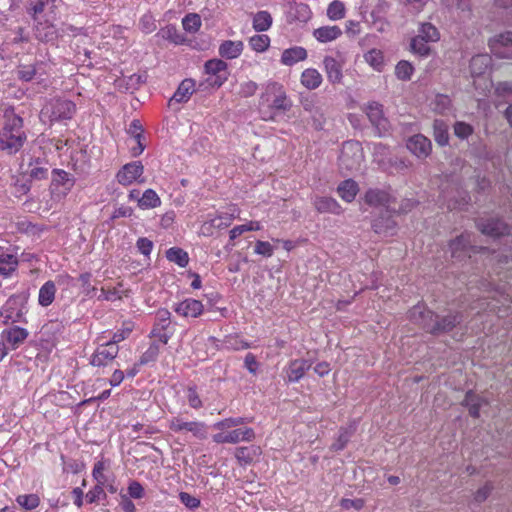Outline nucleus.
<instances>
[{
  "instance_id": "nucleus-57",
  "label": "nucleus",
  "mask_w": 512,
  "mask_h": 512,
  "mask_svg": "<svg viewBox=\"0 0 512 512\" xmlns=\"http://www.w3.org/2000/svg\"><path fill=\"white\" fill-rule=\"evenodd\" d=\"M133 328L134 324L132 322H124L122 328L113 334V337L110 341L117 345L119 342L128 338V336L133 331Z\"/></svg>"
},
{
  "instance_id": "nucleus-29",
  "label": "nucleus",
  "mask_w": 512,
  "mask_h": 512,
  "mask_svg": "<svg viewBox=\"0 0 512 512\" xmlns=\"http://www.w3.org/2000/svg\"><path fill=\"white\" fill-rule=\"evenodd\" d=\"M243 48L242 41L226 40L219 46V55L225 59H235L241 55Z\"/></svg>"
},
{
  "instance_id": "nucleus-40",
  "label": "nucleus",
  "mask_w": 512,
  "mask_h": 512,
  "mask_svg": "<svg viewBox=\"0 0 512 512\" xmlns=\"http://www.w3.org/2000/svg\"><path fill=\"white\" fill-rule=\"evenodd\" d=\"M433 137L435 142L440 146H446L449 143L448 125L441 119L433 122Z\"/></svg>"
},
{
  "instance_id": "nucleus-30",
  "label": "nucleus",
  "mask_w": 512,
  "mask_h": 512,
  "mask_svg": "<svg viewBox=\"0 0 512 512\" xmlns=\"http://www.w3.org/2000/svg\"><path fill=\"white\" fill-rule=\"evenodd\" d=\"M323 77L317 69L307 68L300 77L301 84L308 90H315L322 84Z\"/></svg>"
},
{
  "instance_id": "nucleus-24",
  "label": "nucleus",
  "mask_w": 512,
  "mask_h": 512,
  "mask_svg": "<svg viewBox=\"0 0 512 512\" xmlns=\"http://www.w3.org/2000/svg\"><path fill=\"white\" fill-rule=\"evenodd\" d=\"M174 311L183 317H193L196 318L203 312V304L201 301L196 299H186L180 303H178Z\"/></svg>"
},
{
  "instance_id": "nucleus-64",
  "label": "nucleus",
  "mask_w": 512,
  "mask_h": 512,
  "mask_svg": "<svg viewBox=\"0 0 512 512\" xmlns=\"http://www.w3.org/2000/svg\"><path fill=\"white\" fill-rule=\"evenodd\" d=\"M496 94L504 97L507 101H512V84L509 82H501L496 86Z\"/></svg>"
},
{
  "instance_id": "nucleus-31",
  "label": "nucleus",
  "mask_w": 512,
  "mask_h": 512,
  "mask_svg": "<svg viewBox=\"0 0 512 512\" xmlns=\"http://www.w3.org/2000/svg\"><path fill=\"white\" fill-rule=\"evenodd\" d=\"M195 90V83L192 79L183 80L170 99L171 102H187Z\"/></svg>"
},
{
  "instance_id": "nucleus-3",
  "label": "nucleus",
  "mask_w": 512,
  "mask_h": 512,
  "mask_svg": "<svg viewBox=\"0 0 512 512\" xmlns=\"http://www.w3.org/2000/svg\"><path fill=\"white\" fill-rule=\"evenodd\" d=\"M260 105L285 113L291 109L292 102L288 98L283 85L271 82L266 86L265 92L261 95Z\"/></svg>"
},
{
  "instance_id": "nucleus-1",
  "label": "nucleus",
  "mask_w": 512,
  "mask_h": 512,
  "mask_svg": "<svg viewBox=\"0 0 512 512\" xmlns=\"http://www.w3.org/2000/svg\"><path fill=\"white\" fill-rule=\"evenodd\" d=\"M251 418L229 417L216 422L213 427L219 430L212 436L213 442L217 444H237L239 442H251L255 439V431L250 427H239L250 423Z\"/></svg>"
},
{
  "instance_id": "nucleus-50",
  "label": "nucleus",
  "mask_w": 512,
  "mask_h": 512,
  "mask_svg": "<svg viewBox=\"0 0 512 512\" xmlns=\"http://www.w3.org/2000/svg\"><path fill=\"white\" fill-rule=\"evenodd\" d=\"M364 58L366 62L374 69L380 71L384 64L383 53L380 50L372 49L365 53Z\"/></svg>"
},
{
  "instance_id": "nucleus-48",
  "label": "nucleus",
  "mask_w": 512,
  "mask_h": 512,
  "mask_svg": "<svg viewBox=\"0 0 512 512\" xmlns=\"http://www.w3.org/2000/svg\"><path fill=\"white\" fill-rule=\"evenodd\" d=\"M160 353V345L157 342H152L147 350L141 355L138 365H147L157 360Z\"/></svg>"
},
{
  "instance_id": "nucleus-25",
  "label": "nucleus",
  "mask_w": 512,
  "mask_h": 512,
  "mask_svg": "<svg viewBox=\"0 0 512 512\" xmlns=\"http://www.w3.org/2000/svg\"><path fill=\"white\" fill-rule=\"evenodd\" d=\"M29 333L25 328L14 326L10 329H5L2 331V338H4L8 344H10L12 349L18 348L21 344L25 342Z\"/></svg>"
},
{
  "instance_id": "nucleus-44",
  "label": "nucleus",
  "mask_w": 512,
  "mask_h": 512,
  "mask_svg": "<svg viewBox=\"0 0 512 512\" xmlns=\"http://www.w3.org/2000/svg\"><path fill=\"white\" fill-rule=\"evenodd\" d=\"M416 36L428 42H436L440 39L438 29L431 23H422Z\"/></svg>"
},
{
  "instance_id": "nucleus-5",
  "label": "nucleus",
  "mask_w": 512,
  "mask_h": 512,
  "mask_svg": "<svg viewBox=\"0 0 512 512\" xmlns=\"http://www.w3.org/2000/svg\"><path fill=\"white\" fill-rule=\"evenodd\" d=\"M363 157V149L358 141H346L339 156V166L347 172H353L360 168Z\"/></svg>"
},
{
  "instance_id": "nucleus-17",
  "label": "nucleus",
  "mask_w": 512,
  "mask_h": 512,
  "mask_svg": "<svg viewBox=\"0 0 512 512\" xmlns=\"http://www.w3.org/2000/svg\"><path fill=\"white\" fill-rule=\"evenodd\" d=\"M343 66L344 63L332 56H325L323 58V69L326 74L327 80L332 85L342 84L343 81Z\"/></svg>"
},
{
  "instance_id": "nucleus-60",
  "label": "nucleus",
  "mask_w": 512,
  "mask_h": 512,
  "mask_svg": "<svg viewBox=\"0 0 512 512\" xmlns=\"http://www.w3.org/2000/svg\"><path fill=\"white\" fill-rule=\"evenodd\" d=\"M454 134L460 139H467L473 133V127L463 121H457L454 126Z\"/></svg>"
},
{
  "instance_id": "nucleus-2",
  "label": "nucleus",
  "mask_w": 512,
  "mask_h": 512,
  "mask_svg": "<svg viewBox=\"0 0 512 512\" xmlns=\"http://www.w3.org/2000/svg\"><path fill=\"white\" fill-rule=\"evenodd\" d=\"M4 118L5 121L0 130V150L7 155H14L27 140V135L23 129V119L15 114L13 110H7Z\"/></svg>"
},
{
  "instance_id": "nucleus-53",
  "label": "nucleus",
  "mask_w": 512,
  "mask_h": 512,
  "mask_svg": "<svg viewBox=\"0 0 512 512\" xmlns=\"http://www.w3.org/2000/svg\"><path fill=\"white\" fill-rule=\"evenodd\" d=\"M53 173V183L60 184L65 187V189L70 190L74 185V180L70 177V174L64 170L54 169Z\"/></svg>"
},
{
  "instance_id": "nucleus-42",
  "label": "nucleus",
  "mask_w": 512,
  "mask_h": 512,
  "mask_svg": "<svg viewBox=\"0 0 512 512\" xmlns=\"http://www.w3.org/2000/svg\"><path fill=\"white\" fill-rule=\"evenodd\" d=\"M161 205V199L153 189L143 192L141 199H138V206L141 209H153Z\"/></svg>"
},
{
  "instance_id": "nucleus-54",
  "label": "nucleus",
  "mask_w": 512,
  "mask_h": 512,
  "mask_svg": "<svg viewBox=\"0 0 512 512\" xmlns=\"http://www.w3.org/2000/svg\"><path fill=\"white\" fill-rule=\"evenodd\" d=\"M430 42L423 40L415 36L412 38L410 46L413 53L418 54L420 56H428L431 52L430 46L428 45Z\"/></svg>"
},
{
  "instance_id": "nucleus-39",
  "label": "nucleus",
  "mask_w": 512,
  "mask_h": 512,
  "mask_svg": "<svg viewBox=\"0 0 512 512\" xmlns=\"http://www.w3.org/2000/svg\"><path fill=\"white\" fill-rule=\"evenodd\" d=\"M358 190V184L352 179L344 180L337 188L339 196L346 202H352L355 199Z\"/></svg>"
},
{
  "instance_id": "nucleus-11",
  "label": "nucleus",
  "mask_w": 512,
  "mask_h": 512,
  "mask_svg": "<svg viewBox=\"0 0 512 512\" xmlns=\"http://www.w3.org/2000/svg\"><path fill=\"white\" fill-rule=\"evenodd\" d=\"M365 113L379 135L388 131L389 122L384 116L382 104L375 101L369 102L365 107Z\"/></svg>"
},
{
  "instance_id": "nucleus-61",
  "label": "nucleus",
  "mask_w": 512,
  "mask_h": 512,
  "mask_svg": "<svg viewBox=\"0 0 512 512\" xmlns=\"http://www.w3.org/2000/svg\"><path fill=\"white\" fill-rule=\"evenodd\" d=\"M187 401L189 406L193 409H199L203 406L202 400L196 390L195 386H189L187 388Z\"/></svg>"
},
{
  "instance_id": "nucleus-34",
  "label": "nucleus",
  "mask_w": 512,
  "mask_h": 512,
  "mask_svg": "<svg viewBox=\"0 0 512 512\" xmlns=\"http://www.w3.org/2000/svg\"><path fill=\"white\" fill-rule=\"evenodd\" d=\"M491 56L488 54H478L472 57L470 61V71L473 76L483 75L491 65Z\"/></svg>"
},
{
  "instance_id": "nucleus-12",
  "label": "nucleus",
  "mask_w": 512,
  "mask_h": 512,
  "mask_svg": "<svg viewBox=\"0 0 512 512\" xmlns=\"http://www.w3.org/2000/svg\"><path fill=\"white\" fill-rule=\"evenodd\" d=\"M367 204L375 207H383L387 212L396 211V199L387 191L370 189L365 194Z\"/></svg>"
},
{
  "instance_id": "nucleus-6",
  "label": "nucleus",
  "mask_w": 512,
  "mask_h": 512,
  "mask_svg": "<svg viewBox=\"0 0 512 512\" xmlns=\"http://www.w3.org/2000/svg\"><path fill=\"white\" fill-rule=\"evenodd\" d=\"M26 302L27 298L22 294L11 295L0 309V316L4 318L3 323L23 321Z\"/></svg>"
},
{
  "instance_id": "nucleus-28",
  "label": "nucleus",
  "mask_w": 512,
  "mask_h": 512,
  "mask_svg": "<svg viewBox=\"0 0 512 512\" xmlns=\"http://www.w3.org/2000/svg\"><path fill=\"white\" fill-rule=\"evenodd\" d=\"M487 404V400L475 394L473 391H468L462 401V405L468 408L469 414L473 418H478L480 416V408Z\"/></svg>"
},
{
  "instance_id": "nucleus-27",
  "label": "nucleus",
  "mask_w": 512,
  "mask_h": 512,
  "mask_svg": "<svg viewBox=\"0 0 512 512\" xmlns=\"http://www.w3.org/2000/svg\"><path fill=\"white\" fill-rule=\"evenodd\" d=\"M314 208L319 213H331L339 215L342 212V208L339 203L332 197L316 196L313 199Z\"/></svg>"
},
{
  "instance_id": "nucleus-38",
  "label": "nucleus",
  "mask_w": 512,
  "mask_h": 512,
  "mask_svg": "<svg viewBox=\"0 0 512 512\" xmlns=\"http://www.w3.org/2000/svg\"><path fill=\"white\" fill-rule=\"evenodd\" d=\"M260 454L261 449L258 446L238 447L235 451V457L241 465L250 464Z\"/></svg>"
},
{
  "instance_id": "nucleus-8",
  "label": "nucleus",
  "mask_w": 512,
  "mask_h": 512,
  "mask_svg": "<svg viewBox=\"0 0 512 512\" xmlns=\"http://www.w3.org/2000/svg\"><path fill=\"white\" fill-rule=\"evenodd\" d=\"M144 173V166L140 161H134L125 164L116 174V179L119 184L129 186L134 182L144 183L145 179L142 177Z\"/></svg>"
},
{
  "instance_id": "nucleus-10",
  "label": "nucleus",
  "mask_w": 512,
  "mask_h": 512,
  "mask_svg": "<svg viewBox=\"0 0 512 512\" xmlns=\"http://www.w3.org/2000/svg\"><path fill=\"white\" fill-rule=\"evenodd\" d=\"M476 225L483 234L490 237L496 238L512 233V227L499 218H481L477 221Z\"/></svg>"
},
{
  "instance_id": "nucleus-20",
  "label": "nucleus",
  "mask_w": 512,
  "mask_h": 512,
  "mask_svg": "<svg viewBox=\"0 0 512 512\" xmlns=\"http://www.w3.org/2000/svg\"><path fill=\"white\" fill-rule=\"evenodd\" d=\"M34 35L41 42L54 44L60 38L61 33L54 24L48 21H40L34 27Z\"/></svg>"
},
{
  "instance_id": "nucleus-59",
  "label": "nucleus",
  "mask_w": 512,
  "mask_h": 512,
  "mask_svg": "<svg viewBox=\"0 0 512 512\" xmlns=\"http://www.w3.org/2000/svg\"><path fill=\"white\" fill-rule=\"evenodd\" d=\"M396 76L401 80H409L413 73L412 65L407 61H400L395 68Z\"/></svg>"
},
{
  "instance_id": "nucleus-13",
  "label": "nucleus",
  "mask_w": 512,
  "mask_h": 512,
  "mask_svg": "<svg viewBox=\"0 0 512 512\" xmlns=\"http://www.w3.org/2000/svg\"><path fill=\"white\" fill-rule=\"evenodd\" d=\"M171 313L167 309H160L156 314V322L150 332V337L157 338L160 343L166 345L170 339V335L166 332L170 326Z\"/></svg>"
},
{
  "instance_id": "nucleus-37",
  "label": "nucleus",
  "mask_w": 512,
  "mask_h": 512,
  "mask_svg": "<svg viewBox=\"0 0 512 512\" xmlns=\"http://www.w3.org/2000/svg\"><path fill=\"white\" fill-rule=\"evenodd\" d=\"M56 294V285L53 281L49 280L45 282L40 290L38 295V302L42 307H47L51 305L55 299Z\"/></svg>"
},
{
  "instance_id": "nucleus-7",
  "label": "nucleus",
  "mask_w": 512,
  "mask_h": 512,
  "mask_svg": "<svg viewBox=\"0 0 512 512\" xmlns=\"http://www.w3.org/2000/svg\"><path fill=\"white\" fill-rule=\"evenodd\" d=\"M168 427L175 433L181 431L191 432L198 439H205L207 437V426L204 422L185 421L181 417H173L168 421Z\"/></svg>"
},
{
  "instance_id": "nucleus-18",
  "label": "nucleus",
  "mask_w": 512,
  "mask_h": 512,
  "mask_svg": "<svg viewBox=\"0 0 512 512\" xmlns=\"http://www.w3.org/2000/svg\"><path fill=\"white\" fill-rule=\"evenodd\" d=\"M407 148L418 158H427L432 151V143L426 136L416 134L408 139Z\"/></svg>"
},
{
  "instance_id": "nucleus-4",
  "label": "nucleus",
  "mask_w": 512,
  "mask_h": 512,
  "mask_svg": "<svg viewBox=\"0 0 512 512\" xmlns=\"http://www.w3.org/2000/svg\"><path fill=\"white\" fill-rule=\"evenodd\" d=\"M76 112V105L68 99H53L41 110V117L48 118L53 123L70 120Z\"/></svg>"
},
{
  "instance_id": "nucleus-19",
  "label": "nucleus",
  "mask_w": 512,
  "mask_h": 512,
  "mask_svg": "<svg viewBox=\"0 0 512 512\" xmlns=\"http://www.w3.org/2000/svg\"><path fill=\"white\" fill-rule=\"evenodd\" d=\"M205 71L207 74L214 76L211 84L220 87L227 79V63L221 59H211L205 63ZM210 81V79H208Z\"/></svg>"
},
{
  "instance_id": "nucleus-62",
  "label": "nucleus",
  "mask_w": 512,
  "mask_h": 512,
  "mask_svg": "<svg viewBox=\"0 0 512 512\" xmlns=\"http://www.w3.org/2000/svg\"><path fill=\"white\" fill-rule=\"evenodd\" d=\"M493 484L491 482H486L482 487H480L474 494V502L482 503L484 502L493 490Z\"/></svg>"
},
{
  "instance_id": "nucleus-16",
  "label": "nucleus",
  "mask_w": 512,
  "mask_h": 512,
  "mask_svg": "<svg viewBox=\"0 0 512 512\" xmlns=\"http://www.w3.org/2000/svg\"><path fill=\"white\" fill-rule=\"evenodd\" d=\"M463 320L461 313H453L440 318L438 315L433 314V322L429 324L431 334H440L451 331L456 325L460 324Z\"/></svg>"
},
{
  "instance_id": "nucleus-35",
  "label": "nucleus",
  "mask_w": 512,
  "mask_h": 512,
  "mask_svg": "<svg viewBox=\"0 0 512 512\" xmlns=\"http://www.w3.org/2000/svg\"><path fill=\"white\" fill-rule=\"evenodd\" d=\"M288 18L290 21L305 23L311 18V10L307 4L295 3L289 8Z\"/></svg>"
},
{
  "instance_id": "nucleus-23",
  "label": "nucleus",
  "mask_w": 512,
  "mask_h": 512,
  "mask_svg": "<svg viewBox=\"0 0 512 512\" xmlns=\"http://www.w3.org/2000/svg\"><path fill=\"white\" fill-rule=\"evenodd\" d=\"M433 314L424 305L418 304L409 311V319L425 331L430 332L431 327L428 324H432Z\"/></svg>"
},
{
  "instance_id": "nucleus-36",
  "label": "nucleus",
  "mask_w": 512,
  "mask_h": 512,
  "mask_svg": "<svg viewBox=\"0 0 512 512\" xmlns=\"http://www.w3.org/2000/svg\"><path fill=\"white\" fill-rule=\"evenodd\" d=\"M471 247V235L468 233H463L456 239L452 240L449 244V248L451 250L452 257L460 258L461 252H465L468 248Z\"/></svg>"
},
{
  "instance_id": "nucleus-51",
  "label": "nucleus",
  "mask_w": 512,
  "mask_h": 512,
  "mask_svg": "<svg viewBox=\"0 0 512 512\" xmlns=\"http://www.w3.org/2000/svg\"><path fill=\"white\" fill-rule=\"evenodd\" d=\"M182 25L185 31L195 33L201 27V18L196 13L187 14L182 20Z\"/></svg>"
},
{
  "instance_id": "nucleus-41",
  "label": "nucleus",
  "mask_w": 512,
  "mask_h": 512,
  "mask_svg": "<svg viewBox=\"0 0 512 512\" xmlns=\"http://www.w3.org/2000/svg\"><path fill=\"white\" fill-rule=\"evenodd\" d=\"M18 266V259L15 255L9 253L0 254V275L10 276Z\"/></svg>"
},
{
  "instance_id": "nucleus-63",
  "label": "nucleus",
  "mask_w": 512,
  "mask_h": 512,
  "mask_svg": "<svg viewBox=\"0 0 512 512\" xmlns=\"http://www.w3.org/2000/svg\"><path fill=\"white\" fill-rule=\"evenodd\" d=\"M300 103L303 109L312 115H316L320 111L319 107L316 105L314 96H303L300 99Z\"/></svg>"
},
{
  "instance_id": "nucleus-9",
  "label": "nucleus",
  "mask_w": 512,
  "mask_h": 512,
  "mask_svg": "<svg viewBox=\"0 0 512 512\" xmlns=\"http://www.w3.org/2000/svg\"><path fill=\"white\" fill-rule=\"evenodd\" d=\"M118 352V345L109 340L96 348L91 355L90 364L96 367H105L114 361Z\"/></svg>"
},
{
  "instance_id": "nucleus-43",
  "label": "nucleus",
  "mask_w": 512,
  "mask_h": 512,
  "mask_svg": "<svg viewBox=\"0 0 512 512\" xmlns=\"http://www.w3.org/2000/svg\"><path fill=\"white\" fill-rule=\"evenodd\" d=\"M355 430L356 428L354 425L340 428L339 435L335 442L331 445V449L333 451L343 450L349 442L351 436L354 434Z\"/></svg>"
},
{
  "instance_id": "nucleus-26",
  "label": "nucleus",
  "mask_w": 512,
  "mask_h": 512,
  "mask_svg": "<svg viewBox=\"0 0 512 512\" xmlns=\"http://www.w3.org/2000/svg\"><path fill=\"white\" fill-rule=\"evenodd\" d=\"M393 212L385 211V214L374 219L372 227L375 233L385 236L392 235L396 227V222L392 218Z\"/></svg>"
},
{
  "instance_id": "nucleus-58",
  "label": "nucleus",
  "mask_w": 512,
  "mask_h": 512,
  "mask_svg": "<svg viewBox=\"0 0 512 512\" xmlns=\"http://www.w3.org/2000/svg\"><path fill=\"white\" fill-rule=\"evenodd\" d=\"M234 212L232 213H223L215 218H213L210 222H209V227H214V228H224V227H228L232 220L234 219Z\"/></svg>"
},
{
  "instance_id": "nucleus-15",
  "label": "nucleus",
  "mask_w": 512,
  "mask_h": 512,
  "mask_svg": "<svg viewBox=\"0 0 512 512\" xmlns=\"http://www.w3.org/2000/svg\"><path fill=\"white\" fill-rule=\"evenodd\" d=\"M442 196L443 199L447 201L449 209H463L470 201L469 194L457 184H454L451 190L443 188Z\"/></svg>"
},
{
  "instance_id": "nucleus-52",
  "label": "nucleus",
  "mask_w": 512,
  "mask_h": 512,
  "mask_svg": "<svg viewBox=\"0 0 512 512\" xmlns=\"http://www.w3.org/2000/svg\"><path fill=\"white\" fill-rule=\"evenodd\" d=\"M261 229L260 222L258 221H250L247 224L235 226L232 230H230V239L234 240L244 232L247 231H258Z\"/></svg>"
},
{
  "instance_id": "nucleus-21",
  "label": "nucleus",
  "mask_w": 512,
  "mask_h": 512,
  "mask_svg": "<svg viewBox=\"0 0 512 512\" xmlns=\"http://www.w3.org/2000/svg\"><path fill=\"white\" fill-rule=\"evenodd\" d=\"M49 172V163L46 158H31L24 174L31 180H42L47 178Z\"/></svg>"
},
{
  "instance_id": "nucleus-55",
  "label": "nucleus",
  "mask_w": 512,
  "mask_h": 512,
  "mask_svg": "<svg viewBox=\"0 0 512 512\" xmlns=\"http://www.w3.org/2000/svg\"><path fill=\"white\" fill-rule=\"evenodd\" d=\"M327 16L331 20H340L345 17V6L341 1L335 0L327 8Z\"/></svg>"
},
{
  "instance_id": "nucleus-45",
  "label": "nucleus",
  "mask_w": 512,
  "mask_h": 512,
  "mask_svg": "<svg viewBox=\"0 0 512 512\" xmlns=\"http://www.w3.org/2000/svg\"><path fill=\"white\" fill-rule=\"evenodd\" d=\"M431 106L434 112L440 115H447L452 108L451 99L446 95L439 94L434 98Z\"/></svg>"
},
{
  "instance_id": "nucleus-33",
  "label": "nucleus",
  "mask_w": 512,
  "mask_h": 512,
  "mask_svg": "<svg viewBox=\"0 0 512 512\" xmlns=\"http://www.w3.org/2000/svg\"><path fill=\"white\" fill-rule=\"evenodd\" d=\"M307 58V51L303 47H293L283 51L281 56V62L284 65L292 66L299 61H303Z\"/></svg>"
},
{
  "instance_id": "nucleus-47",
  "label": "nucleus",
  "mask_w": 512,
  "mask_h": 512,
  "mask_svg": "<svg viewBox=\"0 0 512 512\" xmlns=\"http://www.w3.org/2000/svg\"><path fill=\"white\" fill-rule=\"evenodd\" d=\"M272 25V17L267 11H259L253 18V28L258 32L268 30Z\"/></svg>"
},
{
  "instance_id": "nucleus-49",
  "label": "nucleus",
  "mask_w": 512,
  "mask_h": 512,
  "mask_svg": "<svg viewBox=\"0 0 512 512\" xmlns=\"http://www.w3.org/2000/svg\"><path fill=\"white\" fill-rule=\"evenodd\" d=\"M16 502L25 510H33L40 504V498L37 494H24L16 498Z\"/></svg>"
},
{
  "instance_id": "nucleus-14",
  "label": "nucleus",
  "mask_w": 512,
  "mask_h": 512,
  "mask_svg": "<svg viewBox=\"0 0 512 512\" xmlns=\"http://www.w3.org/2000/svg\"><path fill=\"white\" fill-rule=\"evenodd\" d=\"M489 47L498 58L512 57V32L507 31L494 37L489 41Z\"/></svg>"
},
{
  "instance_id": "nucleus-22",
  "label": "nucleus",
  "mask_w": 512,
  "mask_h": 512,
  "mask_svg": "<svg viewBox=\"0 0 512 512\" xmlns=\"http://www.w3.org/2000/svg\"><path fill=\"white\" fill-rule=\"evenodd\" d=\"M311 362L305 359H295L290 361L289 365L285 368V379L288 382H298L311 368Z\"/></svg>"
},
{
  "instance_id": "nucleus-46",
  "label": "nucleus",
  "mask_w": 512,
  "mask_h": 512,
  "mask_svg": "<svg viewBox=\"0 0 512 512\" xmlns=\"http://www.w3.org/2000/svg\"><path fill=\"white\" fill-rule=\"evenodd\" d=\"M166 257L170 262H174L180 267H186L189 262L187 252L178 247H172L167 250Z\"/></svg>"
},
{
  "instance_id": "nucleus-32",
  "label": "nucleus",
  "mask_w": 512,
  "mask_h": 512,
  "mask_svg": "<svg viewBox=\"0 0 512 512\" xmlns=\"http://www.w3.org/2000/svg\"><path fill=\"white\" fill-rule=\"evenodd\" d=\"M342 34L340 27L333 26H322L314 30L313 36L322 43L331 42L336 40Z\"/></svg>"
},
{
  "instance_id": "nucleus-56",
  "label": "nucleus",
  "mask_w": 512,
  "mask_h": 512,
  "mask_svg": "<svg viewBox=\"0 0 512 512\" xmlns=\"http://www.w3.org/2000/svg\"><path fill=\"white\" fill-rule=\"evenodd\" d=\"M270 44V38L267 35H255L250 38L249 45L254 51L264 52Z\"/></svg>"
}]
</instances>
